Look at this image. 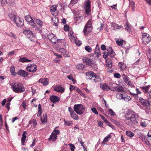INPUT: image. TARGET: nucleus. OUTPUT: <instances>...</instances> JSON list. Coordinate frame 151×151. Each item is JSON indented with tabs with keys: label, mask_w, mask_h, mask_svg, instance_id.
Segmentation results:
<instances>
[{
	"label": "nucleus",
	"mask_w": 151,
	"mask_h": 151,
	"mask_svg": "<svg viewBox=\"0 0 151 151\" xmlns=\"http://www.w3.org/2000/svg\"><path fill=\"white\" fill-rule=\"evenodd\" d=\"M137 118L135 112L130 110H128L126 111L125 122L128 125L132 126L137 125L138 123Z\"/></svg>",
	"instance_id": "1"
},
{
	"label": "nucleus",
	"mask_w": 151,
	"mask_h": 151,
	"mask_svg": "<svg viewBox=\"0 0 151 151\" xmlns=\"http://www.w3.org/2000/svg\"><path fill=\"white\" fill-rule=\"evenodd\" d=\"M25 19L28 22V24L34 29L35 30L38 32L41 31V29L37 27L36 24L34 21V18L32 19L29 15L26 16L25 17Z\"/></svg>",
	"instance_id": "2"
},
{
	"label": "nucleus",
	"mask_w": 151,
	"mask_h": 151,
	"mask_svg": "<svg viewBox=\"0 0 151 151\" xmlns=\"http://www.w3.org/2000/svg\"><path fill=\"white\" fill-rule=\"evenodd\" d=\"M82 60L84 63L89 66H91L95 70H97V66L95 62L93 60L86 57H83Z\"/></svg>",
	"instance_id": "3"
},
{
	"label": "nucleus",
	"mask_w": 151,
	"mask_h": 151,
	"mask_svg": "<svg viewBox=\"0 0 151 151\" xmlns=\"http://www.w3.org/2000/svg\"><path fill=\"white\" fill-rule=\"evenodd\" d=\"M12 88L16 93H22L25 91V88L23 85L19 83H14L12 85Z\"/></svg>",
	"instance_id": "4"
},
{
	"label": "nucleus",
	"mask_w": 151,
	"mask_h": 151,
	"mask_svg": "<svg viewBox=\"0 0 151 151\" xmlns=\"http://www.w3.org/2000/svg\"><path fill=\"white\" fill-rule=\"evenodd\" d=\"M73 109L77 114L81 115L85 111V107L81 104H75L73 106Z\"/></svg>",
	"instance_id": "5"
},
{
	"label": "nucleus",
	"mask_w": 151,
	"mask_h": 151,
	"mask_svg": "<svg viewBox=\"0 0 151 151\" xmlns=\"http://www.w3.org/2000/svg\"><path fill=\"white\" fill-rule=\"evenodd\" d=\"M140 102L143 106V109L146 111H148L150 109V104L147 99H144L142 97L139 98Z\"/></svg>",
	"instance_id": "6"
},
{
	"label": "nucleus",
	"mask_w": 151,
	"mask_h": 151,
	"mask_svg": "<svg viewBox=\"0 0 151 151\" xmlns=\"http://www.w3.org/2000/svg\"><path fill=\"white\" fill-rule=\"evenodd\" d=\"M93 29L91 20V19L89 20L87 24H86L83 32L85 35H87V32L88 33H90L92 31Z\"/></svg>",
	"instance_id": "7"
},
{
	"label": "nucleus",
	"mask_w": 151,
	"mask_h": 151,
	"mask_svg": "<svg viewBox=\"0 0 151 151\" xmlns=\"http://www.w3.org/2000/svg\"><path fill=\"white\" fill-rule=\"evenodd\" d=\"M142 42L145 45L148 44L151 41V38L149 34L145 32L142 33Z\"/></svg>",
	"instance_id": "8"
},
{
	"label": "nucleus",
	"mask_w": 151,
	"mask_h": 151,
	"mask_svg": "<svg viewBox=\"0 0 151 151\" xmlns=\"http://www.w3.org/2000/svg\"><path fill=\"white\" fill-rule=\"evenodd\" d=\"M85 14L89 15L91 13V2L90 0L86 1L84 2Z\"/></svg>",
	"instance_id": "9"
},
{
	"label": "nucleus",
	"mask_w": 151,
	"mask_h": 151,
	"mask_svg": "<svg viewBox=\"0 0 151 151\" xmlns=\"http://www.w3.org/2000/svg\"><path fill=\"white\" fill-rule=\"evenodd\" d=\"M37 66L35 64H32L27 66L26 67L27 70L32 73L35 72L37 70Z\"/></svg>",
	"instance_id": "10"
},
{
	"label": "nucleus",
	"mask_w": 151,
	"mask_h": 151,
	"mask_svg": "<svg viewBox=\"0 0 151 151\" xmlns=\"http://www.w3.org/2000/svg\"><path fill=\"white\" fill-rule=\"evenodd\" d=\"M68 35L69 36V39L72 42H74L78 46H80L82 44L81 42H79L78 43L77 42V38L73 36L72 32H70Z\"/></svg>",
	"instance_id": "11"
},
{
	"label": "nucleus",
	"mask_w": 151,
	"mask_h": 151,
	"mask_svg": "<svg viewBox=\"0 0 151 151\" xmlns=\"http://www.w3.org/2000/svg\"><path fill=\"white\" fill-rule=\"evenodd\" d=\"M147 138L146 137H144L142 138L143 141L147 145H151V135L149 134V133L147 135Z\"/></svg>",
	"instance_id": "12"
},
{
	"label": "nucleus",
	"mask_w": 151,
	"mask_h": 151,
	"mask_svg": "<svg viewBox=\"0 0 151 151\" xmlns=\"http://www.w3.org/2000/svg\"><path fill=\"white\" fill-rule=\"evenodd\" d=\"M14 22L16 23L17 26L18 27H21L24 24V21L22 19H21L19 17H17Z\"/></svg>",
	"instance_id": "13"
},
{
	"label": "nucleus",
	"mask_w": 151,
	"mask_h": 151,
	"mask_svg": "<svg viewBox=\"0 0 151 151\" xmlns=\"http://www.w3.org/2000/svg\"><path fill=\"white\" fill-rule=\"evenodd\" d=\"M49 40L52 43H55L57 42V39L56 36L52 34H50L47 35Z\"/></svg>",
	"instance_id": "14"
},
{
	"label": "nucleus",
	"mask_w": 151,
	"mask_h": 151,
	"mask_svg": "<svg viewBox=\"0 0 151 151\" xmlns=\"http://www.w3.org/2000/svg\"><path fill=\"white\" fill-rule=\"evenodd\" d=\"M17 74L24 78L27 77L29 75V73L21 69L18 71Z\"/></svg>",
	"instance_id": "15"
},
{
	"label": "nucleus",
	"mask_w": 151,
	"mask_h": 151,
	"mask_svg": "<svg viewBox=\"0 0 151 151\" xmlns=\"http://www.w3.org/2000/svg\"><path fill=\"white\" fill-rule=\"evenodd\" d=\"M60 98L58 96L55 95L51 96L50 97V101L53 103H56L60 100Z\"/></svg>",
	"instance_id": "16"
},
{
	"label": "nucleus",
	"mask_w": 151,
	"mask_h": 151,
	"mask_svg": "<svg viewBox=\"0 0 151 151\" xmlns=\"http://www.w3.org/2000/svg\"><path fill=\"white\" fill-rule=\"evenodd\" d=\"M48 79L46 78H40L38 81L39 83H42L44 86H46L48 84Z\"/></svg>",
	"instance_id": "17"
},
{
	"label": "nucleus",
	"mask_w": 151,
	"mask_h": 151,
	"mask_svg": "<svg viewBox=\"0 0 151 151\" xmlns=\"http://www.w3.org/2000/svg\"><path fill=\"white\" fill-rule=\"evenodd\" d=\"M100 87L104 91H108L110 89V87L106 83H101Z\"/></svg>",
	"instance_id": "18"
},
{
	"label": "nucleus",
	"mask_w": 151,
	"mask_h": 151,
	"mask_svg": "<svg viewBox=\"0 0 151 151\" xmlns=\"http://www.w3.org/2000/svg\"><path fill=\"white\" fill-rule=\"evenodd\" d=\"M106 50L109 52L110 57L111 58L114 57L115 54L111 47H109Z\"/></svg>",
	"instance_id": "19"
},
{
	"label": "nucleus",
	"mask_w": 151,
	"mask_h": 151,
	"mask_svg": "<svg viewBox=\"0 0 151 151\" xmlns=\"http://www.w3.org/2000/svg\"><path fill=\"white\" fill-rule=\"evenodd\" d=\"M27 133L26 132L24 131L22 135V137L21 139V143L22 145H24V143L26 140V137H27Z\"/></svg>",
	"instance_id": "20"
},
{
	"label": "nucleus",
	"mask_w": 151,
	"mask_h": 151,
	"mask_svg": "<svg viewBox=\"0 0 151 151\" xmlns=\"http://www.w3.org/2000/svg\"><path fill=\"white\" fill-rule=\"evenodd\" d=\"M55 91L60 92H63L64 91V88L61 86H57L54 88Z\"/></svg>",
	"instance_id": "21"
},
{
	"label": "nucleus",
	"mask_w": 151,
	"mask_h": 151,
	"mask_svg": "<svg viewBox=\"0 0 151 151\" xmlns=\"http://www.w3.org/2000/svg\"><path fill=\"white\" fill-rule=\"evenodd\" d=\"M95 52V54H97V55L98 57H99L101 55L100 49L99 46L98 45H97L96 46Z\"/></svg>",
	"instance_id": "22"
},
{
	"label": "nucleus",
	"mask_w": 151,
	"mask_h": 151,
	"mask_svg": "<svg viewBox=\"0 0 151 151\" xmlns=\"http://www.w3.org/2000/svg\"><path fill=\"white\" fill-rule=\"evenodd\" d=\"M113 91H116L118 92H122L124 91V89L122 86H114L113 88Z\"/></svg>",
	"instance_id": "23"
},
{
	"label": "nucleus",
	"mask_w": 151,
	"mask_h": 151,
	"mask_svg": "<svg viewBox=\"0 0 151 151\" xmlns=\"http://www.w3.org/2000/svg\"><path fill=\"white\" fill-rule=\"evenodd\" d=\"M34 22H36L37 24L39 25L40 27H42L43 24V22L40 19H37L35 18H34Z\"/></svg>",
	"instance_id": "24"
},
{
	"label": "nucleus",
	"mask_w": 151,
	"mask_h": 151,
	"mask_svg": "<svg viewBox=\"0 0 151 151\" xmlns=\"http://www.w3.org/2000/svg\"><path fill=\"white\" fill-rule=\"evenodd\" d=\"M118 66L121 69L124 70H125L127 67L126 65L122 62L119 63Z\"/></svg>",
	"instance_id": "25"
},
{
	"label": "nucleus",
	"mask_w": 151,
	"mask_h": 151,
	"mask_svg": "<svg viewBox=\"0 0 151 151\" xmlns=\"http://www.w3.org/2000/svg\"><path fill=\"white\" fill-rule=\"evenodd\" d=\"M82 18V16H78L76 15L74 18V19L76 21L78 22V23L79 24L81 22Z\"/></svg>",
	"instance_id": "26"
},
{
	"label": "nucleus",
	"mask_w": 151,
	"mask_h": 151,
	"mask_svg": "<svg viewBox=\"0 0 151 151\" xmlns=\"http://www.w3.org/2000/svg\"><path fill=\"white\" fill-rule=\"evenodd\" d=\"M106 65L107 67L109 68H110L112 66L111 61L109 58H107L106 60Z\"/></svg>",
	"instance_id": "27"
},
{
	"label": "nucleus",
	"mask_w": 151,
	"mask_h": 151,
	"mask_svg": "<svg viewBox=\"0 0 151 151\" xmlns=\"http://www.w3.org/2000/svg\"><path fill=\"white\" fill-rule=\"evenodd\" d=\"M111 135L110 134H109L107 136L105 137L103 142H102V144H105L106 143L109 141L108 139L111 138Z\"/></svg>",
	"instance_id": "28"
},
{
	"label": "nucleus",
	"mask_w": 151,
	"mask_h": 151,
	"mask_svg": "<svg viewBox=\"0 0 151 151\" xmlns=\"http://www.w3.org/2000/svg\"><path fill=\"white\" fill-rule=\"evenodd\" d=\"M52 21L54 24V25L57 27L58 26V23L59 22V19L57 17H54L52 18Z\"/></svg>",
	"instance_id": "29"
},
{
	"label": "nucleus",
	"mask_w": 151,
	"mask_h": 151,
	"mask_svg": "<svg viewBox=\"0 0 151 151\" xmlns=\"http://www.w3.org/2000/svg\"><path fill=\"white\" fill-rule=\"evenodd\" d=\"M86 76L92 77V78L96 76V74L93 72L91 71L86 73Z\"/></svg>",
	"instance_id": "30"
},
{
	"label": "nucleus",
	"mask_w": 151,
	"mask_h": 151,
	"mask_svg": "<svg viewBox=\"0 0 151 151\" xmlns=\"http://www.w3.org/2000/svg\"><path fill=\"white\" fill-rule=\"evenodd\" d=\"M19 61L20 62L25 63L30 62L31 60L27 59L26 58L23 57L20 58L19 59Z\"/></svg>",
	"instance_id": "31"
},
{
	"label": "nucleus",
	"mask_w": 151,
	"mask_h": 151,
	"mask_svg": "<svg viewBox=\"0 0 151 151\" xmlns=\"http://www.w3.org/2000/svg\"><path fill=\"white\" fill-rule=\"evenodd\" d=\"M10 71L12 75L15 76L17 74V73L15 72V68L14 66H12L10 67Z\"/></svg>",
	"instance_id": "32"
},
{
	"label": "nucleus",
	"mask_w": 151,
	"mask_h": 151,
	"mask_svg": "<svg viewBox=\"0 0 151 151\" xmlns=\"http://www.w3.org/2000/svg\"><path fill=\"white\" fill-rule=\"evenodd\" d=\"M57 137V135H55L54 134L52 133L50 136V138L48 139V141L52 140V141H54L56 139Z\"/></svg>",
	"instance_id": "33"
},
{
	"label": "nucleus",
	"mask_w": 151,
	"mask_h": 151,
	"mask_svg": "<svg viewBox=\"0 0 151 151\" xmlns=\"http://www.w3.org/2000/svg\"><path fill=\"white\" fill-rule=\"evenodd\" d=\"M70 115L71 117L74 119L77 120L79 119L78 116L75 112L73 113Z\"/></svg>",
	"instance_id": "34"
},
{
	"label": "nucleus",
	"mask_w": 151,
	"mask_h": 151,
	"mask_svg": "<svg viewBox=\"0 0 151 151\" xmlns=\"http://www.w3.org/2000/svg\"><path fill=\"white\" fill-rule=\"evenodd\" d=\"M47 115H43L41 118V121L42 123L45 124L47 123Z\"/></svg>",
	"instance_id": "35"
},
{
	"label": "nucleus",
	"mask_w": 151,
	"mask_h": 151,
	"mask_svg": "<svg viewBox=\"0 0 151 151\" xmlns=\"http://www.w3.org/2000/svg\"><path fill=\"white\" fill-rule=\"evenodd\" d=\"M123 99H124L126 101H128L131 100V98L129 96L127 95L125 93H124Z\"/></svg>",
	"instance_id": "36"
},
{
	"label": "nucleus",
	"mask_w": 151,
	"mask_h": 151,
	"mask_svg": "<svg viewBox=\"0 0 151 151\" xmlns=\"http://www.w3.org/2000/svg\"><path fill=\"white\" fill-rule=\"evenodd\" d=\"M23 33L25 35H33V33L29 30H25L23 31Z\"/></svg>",
	"instance_id": "37"
},
{
	"label": "nucleus",
	"mask_w": 151,
	"mask_h": 151,
	"mask_svg": "<svg viewBox=\"0 0 151 151\" xmlns=\"http://www.w3.org/2000/svg\"><path fill=\"white\" fill-rule=\"evenodd\" d=\"M150 85L147 86L140 87V88L143 91L144 93H147L148 92Z\"/></svg>",
	"instance_id": "38"
},
{
	"label": "nucleus",
	"mask_w": 151,
	"mask_h": 151,
	"mask_svg": "<svg viewBox=\"0 0 151 151\" xmlns=\"http://www.w3.org/2000/svg\"><path fill=\"white\" fill-rule=\"evenodd\" d=\"M9 18L12 21H13L14 22L15 19H16V17L15 15L14 14L10 13L9 14Z\"/></svg>",
	"instance_id": "39"
},
{
	"label": "nucleus",
	"mask_w": 151,
	"mask_h": 151,
	"mask_svg": "<svg viewBox=\"0 0 151 151\" xmlns=\"http://www.w3.org/2000/svg\"><path fill=\"white\" fill-rule=\"evenodd\" d=\"M57 6L56 5H53L51 6L50 11L52 15H53L54 14H52V12H54L57 9Z\"/></svg>",
	"instance_id": "40"
},
{
	"label": "nucleus",
	"mask_w": 151,
	"mask_h": 151,
	"mask_svg": "<svg viewBox=\"0 0 151 151\" xmlns=\"http://www.w3.org/2000/svg\"><path fill=\"white\" fill-rule=\"evenodd\" d=\"M125 29L127 31L129 32L131 29V26L129 25V24L128 22H127L125 25Z\"/></svg>",
	"instance_id": "41"
},
{
	"label": "nucleus",
	"mask_w": 151,
	"mask_h": 151,
	"mask_svg": "<svg viewBox=\"0 0 151 151\" xmlns=\"http://www.w3.org/2000/svg\"><path fill=\"white\" fill-rule=\"evenodd\" d=\"M122 77L123 78V79H124V82L125 83H128V84H129V81L128 79V77L127 76L124 74H123L122 75Z\"/></svg>",
	"instance_id": "42"
},
{
	"label": "nucleus",
	"mask_w": 151,
	"mask_h": 151,
	"mask_svg": "<svg viewBox=\"0 0 151 151\" xmlns=\"http://www.w3.org/2000/svg\"><path fill=\"white\" fill-rule=\"evenodd\" d=\"M126 134L128 136L130 137H132L134 135V133L131 132L130 131H127L126 132Z\"/></svg>",
	"instance_id": "43"
},
{
	"label": "nucleus",
	"mask_w": 151,
	"mask_h": 151,
	"mask_svg": "<svg viewBox=\"0 0 151 151\" xmlns=\"http://www.w3.org/2000/svg\"><path fill=\"white\" fill-rule=\"evenodd\" d=\"M124 93L121 94L120 93H117L116 94V98L119 99H123Z\"/></svg>",
	"instance_id": "44"
},
{
	"label": "nucleus",
	"mask_w": 151,
	"mask_h": 151,
	"mask_svg": "<svg viewBox=\"0 0 151 151\" xmlns=\"http://www.w3.org/2000/svg\"><path fill=\"white\" fill-rule=\"evenodd\" d=\"M123 42L124 40L122 39L118 40L116 41V43L119 46H121L122 45Z\"/></svg>",
	"instance_id": "45"
},
{
	"label": "nucleus",
	"mask_w": 151,
	"mask_h": 151,
	"mask_svg": "<svg viewBox=\"0 0 151 151\" xmlns=\"http://www.w3.org/2000/svg\"><path fill=\"white\" fill-rule=\"evenodd\" d=\"M76 68L78 69L82 70L85 68L84 65L83 64H79L76 66Z\"/></svg>",
	"instance_id": "46"
},
{
	"label": "nucleus",
	"mask_w": 151,
	"mask_h": 151,
	"mask_svg": "<svg viewBox=\"0 0 151 151\" xmlns=\"http://www.w3.org/2000/svg\"><path fill=\"white\" fill-rule=\"evenodd\" d=\"M6 35H7L9 36L10 37L13 38L14 39H16L17 37L16 35L14 33L12 32H10V34H9L7 33H6Z\"/></svg>",
	"instance_id": "47"
},
{
	"label": "nucleus",
	"mask_w": 151,
	"mask_h": 151,
	"mask_svg": "<svg viewBox=\"0 0 151 151\" xmlns=\"http://www.w3.org/2000/svg\"><path fill=\"white\" fill-rule=\"evenodd\" d=\"M93 77H94L95 78L93 79V80L95 82L100 81H101V79L99 77L96 76V75Z\"/></svg>",
	"instance_id": "48"
},
{
	"label": "nucleus",
	"mask_w": 151,
	"mask_h": 151,
	"mask_svg": "<svg viewBox=\"0 0 151 151\" xmlns=\"http://www.w3.org/2000/svg\"><path fill=\"white\" fill-rule=\"evenodd\" d=\"M129 4L130 6L132 7V10L133 12L134 11V7L135 6V3L133 1L130 2Z\"/></svg>",
	"instance_id": "49"
},
{
	"label": "nucleus",
	"mask_w": 151,
	"mask_h": 151,
	"mask_svg": "<svg viewBox=\"0 0 151 151\" xmlns=\"http://www.w3.org/2000/svg\"><path fill=\"white\" fill-rule=\"evenodd\" d=\"M103 58L104 59H106L109 55V52L108 51H104L103 52Z\"/></svg>",
	"instance_id": "50"
},
{
	"label": "nucleus",
	"mask_w": 151,
	"mask_h": 151,
	"mask_svg": "<svg viewBox=\"0 0 151 151\" xmlns=\"http://www.w3.org/2000/svg\"><path fill=\"white\" fill-rule=\"evenodd\" d=\"M68 145L70 146L71 150V151H74V150L76 148V147L75 145H74L71 143L69 144Z\"/></svg>",
	"instance_id": "51"
},
{
	"label": "nucleus",
	"mask_w": 151,
	"mask_h": 151,
	"mask_svg": "<svg viewBox=\"0 0 151 151\" xmlns=\"http://www.w3.org/2000/svg\"><path fill=\"white\" fill-rule=\"evenodd\" d=\"M86 50L88 52H91L92 51V49L89 46H86L85 47Z\"/></svg>",
	"instance_id": "52"
},
{
	"label": "nucleus",
	"mask_w": 151,
	"mask_h": 151,
	"mask_svg": "<svg viewBox=\"0 0 151 151\" xmlns=\"http://www.w3.org/2000/svg\"><path fill=\"white\" fill-rule=\"evenodd\" d=\"M108 111L109 114L111 116H114L115 115V112L111 109H109Z\"/></svg>",
	"instance_id": "53"
},
{
	"label": "nucleus",
	"mask_w": 151,
	"mask_h": 151,
	"mask_svg": "<svg viewBox=\"0 0 151 151\" xmlns=\"http://www.w3.org/2000/svg\"><path fill=\"white\" fill-rule=\"evenodd\" d=\"M111 26L113 27V29L115 30L118 28L119 26L117 24L114 23L111 24Z\"/></svg>",
	"instance_id": "54"
},
{
	"label": "nucleus",
	"mask_w": 151,
	"mask_h": 151,
	"mask_svg": "<svg viewBox=\"0 0 151 151\" xmlns=\"http://www.w3.org/2000/svg\"><path fill=\"white\" fill-rule=\"evenodd\" d=\"M65 57H68L69 56V52L65 50V52L62 54Z\"/></svg>",
	"instance_id": "55"
},
{
	"label": "nucleus",
	"mask_w": 151,
	"mask_h": 151,
	"mask_svg": "<svg viewBox=\"0 0 151 151\" xmlns=\"http://www.w3.org/2000/svg\"><path fill=\"white\" fill-rule=\"evenodd\" d=\"M106 123L107 124L111 127L112 129H115V127L112 124L109 122L108 121H107V122H106Z\"/></svg>",
	"instance_id": "56"
},
{
	"label": "nucleus",
	"mask_w": 151,
	"mask_h": 151,
	"mask_svg": "<svg viewBox=\"0 0 151 151\" xmlns=\"http://www.w3.org/2000/svg\"><path fill=\"white\" fill-rule=\"evenodd\" d=\"M60 131L58 129H54V130L53 132H52V133L54 134L57 135L58 134L60 133Z\"/></svg>",
	"instance_id": "57"
},
{
	"label": "nucleus",
	"mask_w": 151,
	"mask_h": 151,
	"mask_svg": "<svg viewBox=\"0 0 151 151\" xmlns=\"http://www.w3.org/2000/svg\"><path fill=\"white\" fill-rule=\"evenodd\" d=\"M140 125L144 127H145L147 126V124L145 121H142L140 123Z\"/></svg>",
	"instance_id": "58"
},
{
	"label": "nucleus",
	"mask_w": 151,
	"mask_h": 151,
	"mask_svg": "<svg viewBox=\"0 0 151 151\" xmlns=\"http://www.w3.org/2000/svg\"><path fill=\"white\" fill-rule=\"evenodd\" d=\"M76 89V91L79 93L81 96H84V93L81 91V90L78 88Z\"/></svg>",
	"instance_id": "59"
},
{
	"label": "nucleus",
	"mask_w": 151,
	"mask_h": 151,
	"mask_svg": "<svg viewBox=\"0 0 151 151\" xmlns=\"http://www.w3.org/2000/svg\"><path fill=\"white\" fill-rule=\"evenodd\" d=\"M64 29L65 31H68L69 30V27L67 24H65L64 27Z\"/></svg>",
	"instance_id": "60"
},
{
	"label": "nucleus",
	"mask_w": 151,
	"mask_h": 151,
	"mask_svg": "<svg viewBox=\"0 0 151 151\" xmlns=\"http://www.w3.org/2000/svg\"><path fill=\"white\" fill-rule=\"evenodd\" d=\"M78 88L75 87L72 85H70V91H72L74 90H76V88Z\"/></svg>",
	"instance_id": "61"
},
{
	"label": "nucleus",
	"mask_w": 151,
	"mask_h": 151,
	"mask_svg": "<svg viewBox=\"0 0 151 151\" xmlns=\"http://www.w3.org/2000/svg\"><path fill=\"white\" fill-rule=\"evenodd\" d=\"M114 76L115 78H120L121 76L120 74L119 73H115L114 74Z\"/></svg>",
	"instance_id": "62"
},
{
	"label": "nucleus",
	"mask_w": 151,
	"mask_h": 151,
	"mask_svg": "<svg viewBox=\"0 0 151 151\" xmlns=\"http://www.w3.org/2000/svg\"><path fill=\"white\" fill-rule=\"evenodd\" d=\"M8 3L7 0H2L1 1V4L3 5H5Z\"/></svg>",
	"instance_id": "63"
},
{
	"label": "nucleus",
	"mask_w": 151,
	"mask_h": 151,
	"mask_svg": "<svg viewBox=\"0 0 151 151\" xmlns=\"http://www.w3.org/2000/svg\"><path fill=\"white\" fill-rule=\"evenodd\" d=\"M72 122L71 121H65V124L66 125H67V126H70V125L71 123H72Z\"/></svg>",
	"instance_id": "64"
}]
</instances>
